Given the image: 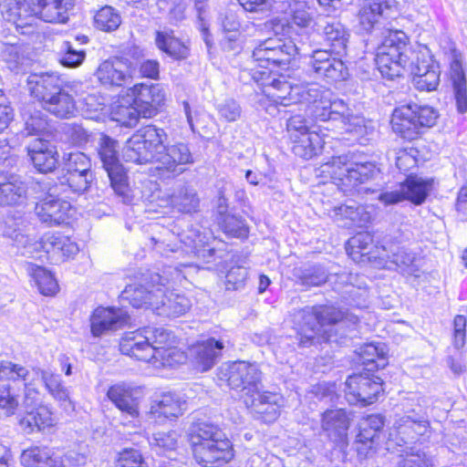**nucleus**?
I'll use <instances>...</instances> for the list:
<instances>
[{"label":"nucleus","mask_w":467,"mask_h":467,"mask_svg":"<svg viewBox=\"0 0 467 467\" xmlns=\"http://www.w3.org/2000/svg\"><path fill=\"white\" fill-rule=\"evenodd\" d=\"M282 91H286L282 106L302 103L307 106L306 111L317 122L327 123L326 130L337 129L342 133L352 134L360 141L368 133V126L364 117L355 115L348 105L340 99H331L329 90L317 84H283Z\"/></svg>","instance_id":"obj_1"},{"label":"nucleus","mask_w":467,"mask_h":467,"mask_svg":"<svg viewBox=\"0 0 467 467\" xmlns=\"http://www.w3.org/2000/svg\"><path fill=\"white\" fill-rule=\"evenodd\" d=\"M413 83L417 89L420 91H432L436 89L440 83L439 67H433L431 72L425 75L413 77Z\"/></svg>","instance_id":"obj_60"},{"label":"nucleus","mask_w":467,"mask_h":467,"mask_svg":"<svg viewBox=\"0 0 467 467\" xmlns=\"http://www.w3.org/2000/svg\"><path fill=\"white\" fill-rule=\"evenodd\" d=\"M301 284L306 286H319L328 282V273L320 265L305 266L297 270Z\"/></svg>","instance_id":"obj_52"},{"label":"nucleus","mask_w":467,"mask_h":467,"mask_svg":"<svg viewBox=\"0 0 467 467\" xmlns=\"http://www.w3.org/2000/svg\"><path fill=\"white\" fill-rule=\"evenodd\" d=\"M334 219L343 227H364L369 223L371 214L364 205L350 201L348 203L335 207Z\"/></svg>","instance_id":"obj_36"},{"label":"nucleus","mask_w":467,"mask_h":467,"mask_svg":"<svg viewBox=\"0 0 467 467\" xmlns=\"http://www.w3.org/2000/svg\"><path fill=\"white\" fill-rule=\"evenodd\" d=\"M139 389L126 382H119L109 388L107 397L124 414L132 419L140 415Z\"/></svg>","instance_id":"obj_28"},{"label":"nucleus","mask_w":467,"mask_h":467,"mask_svg":"<svg viewBox=\"0 0 467 467\" xmlns=\"http://www.w3.org/2000/svg\"><path fill=\"white\" fill-rule=\"evenodd\" d=\"M218 224L229 237L243 239L248 236L249 230L244 220L234 214L219 219Z\"/></svg>","instance_id":"obj_53"},{"label":"nucleus","mask_w":467,"mask_h":467,"mask_svg":"<svg viewBox=\"0 0 467 467\" xmlns=\"http://www.w3.org/2000/svg\"><path fill=\"white\" fill-rule=\"evenodd\" d=\"M71 170H76L79 172H84V171H92L90 158L81 151L69 152L67 157L64 158L63 171Z\"/></svg>","instance_id":"obj_55"},{"label":"nucleus","mask_w":467,"mask_h":467,"mask_svg":"<svg viewBox=\"0 0 467 467\" xmlns=\"http://www.w3.org/2000/svg\"><path fill=\"white\" fill-rule=\"evenodd\" d=\"M25 248L30 258L49 264L73 259L79 252L73 236L54 230L45 232L34 242L26 243Z\"/></svg>","instance_id":"obj_8"},{"label":"nucleus","mask_w":467,"mask_h":467,"mask_svg":"<svg viewBox=\"0 0 467 467\" xmlns=\"http://www.w3.org/2000/svg\"><path fill=\"white\" fill-rule=\"evenodd\" d=\"M398 467H432V461L422 451L407 453L398 463Z\"/></svg>","instance_id":"obj_61"},{"label":"nucleus","mask_w":467,"mask_h":467,"mask_svg":"<svg viewBox=\"0 0 467 467\" xmlns=\"http://www.w3.org/2000/svg\"><path fill=\"white\" fill-rule=\"evenodd\" d=\"M234 458L233 444L217 426L206 424V467H222Z\"/></svg>","instance_id":"obj_21"},{"label":"nucleus","mask_w":467,"mask_h":467,"mask_svg":"<svg viewBox=\"0 0 467 467\" xmlns=\"http://www.w3.org/2000/svg\"><path fill=\"white\" fill-rule=\"evenodd\" d=\"M158 50L174 61H182L191 55L190 41L173 29L164 27L154 32Z\"/></svg>","instance_id":"obj_25"},{"label":"nucleus","mask_w":467,"mask_h":467,"mask_svg":"<svg viewBox=\"0 0 467 467\" xmlns=\"http://www.w3.org/2000/svg\"><path fill=\"white\" fill-rule=\"evenodd\" d=\"M321 168L322 172L328 173L334 183L345 193L368 182L379 171L373 161L361 160L354 152L333 156Z\"/></svg>","instance_id":"obj_7"},{"label":"nucleus","mask_w":467,"mask_h":467,"mask_svg":"<svg viewBox=\"0 0 467 467\" xmlns=\"http://www.w3.org/2000/svg\"><path fill=\"white\" fill-rule=\"evenodd\" d=\"M415 400V406L395 420L389 432V441L399 446L427 436L431 432L430 419L437 421L445 420L452 407L447 398L416 397Z\"/></svg>","instance_id":"obj_3"},{"label":"nucleus","mask_w":467,"mask_h":467,"mask_svg":"<svg viewBox=\"0 0 467 467\" xmlns=\"http://www.w3.org/2000/svg\"><path fill=\"white\" fill-rule=\"evenodd\" d=\"M116 467H148V464L138 450L124 449L119 453Z\"/></svg>","instance_id":"obj_58"},{"label":"nucleus","mask_w":467,"mask_h":467,"mask_svg":"<svg viewBox=\"0 0 467 467\" xmlns=\"http://www.w3.org/2000/svg\"><path fill=\"white\" fill-rule=\"evenodd\" d=\"M79 95L78 86L75 83L67 82L42 109L57 118L69 119L78 109L75 98Z\"/></svg>","instance_id":"obj_29"},{"label":"nucleus","mask_w":467,"mask_h":467,"mask_svg":"<svg viewBox=\"0 0 467 467\" xmlns=\"http://www.w3.org/2000/svg\"><path fill=\"white\" fill-rule=\"evenodd\" d=\"M353 275L347 272H342L335 275H328V282L334 285V289L340 291L344 287L348 289L346 291L347 294L352 298L353 302L358 307H363L366 306V298L368 292L365 288H356L352 285Z\"/></svg>","instance_id":"obj_44"},{"label":"nucleus","mask_w":467,"mask_h":467,"mask_svg":"<svg viewBox=\"0 0 467 467\" xmlns=\"http://www.w3.org/2000/svg\"><path fill=\"white\" fill-rule=\"evenodd\" d=\"M165 139V132L154 125L140 127L126 142L128 161L138 164L162 161L172 166L190 161V154L182 153L179 147L167 148Z\"/></svg>","instance_id":"obj_5"},{"label":"nucleus","mask_w":467,"mask_h":467,"mask_svg":"<svg viewBox=\"0 0 467 467\" xmlns=\"http://www.w3.org/2000/svg\"><path fill=\"white\" fill-rule=\"evenodd\" d=\"M392 0H362L358 14V26L365 32H370L379 23L385 9L391 6Z\"/></svg>","instance_id":"obj_38"},{"label":"nucleus","mask_w":467,"mask_h":467,"mask_svg":"<svg viewBox=\"0 0 467 467\" xmlns=\"http://www.w3.org/2000/svg\"><path fill=\"white\" fill-rule=\"evenodd\" d=\"M34 214L40 223L47 227L68 225L74 220L76 208L69 201L47 192L37 198Z\"/></svg>","instance_id":"obj_15"},{"label":"nucleus","mask_w":467,"mask_h":467,"mask_svg":"<svg viewBox=\"0 0 467 467\" xmlns=\"http://www.w3.org/2000/svg\"><path fill=\"white\" fill-rule=\"evenodd\" d=\"M433 187V179L422 178L410 173L400 183V189L381 192L379 200L385 205L397 204L408 200L415 205L422 204Z\"/></svg>","instance_id":"obj_18"},{"label":"nucleus","mask_w":467,"mask_h":467,"mask_svg":"<svg viewBox=\"0 0 467 467\" xmlns=\"http://www.w3.org/2000/svg\"><path fill=\"white\" fill-rule=\"evenodd\" d=\"M315 28L317 35L327 49L336 53L346 51L348 40V29L337 18L331 16H319L315 21Z\"/></svg>","instance_id":"obj_23"},{"label":"nucleus","mask_w":467,"mask_h":467,"mask_svg":"<svg viewBox=\"0 0 467 467\" xmlns=\"http://www.w3.org/2000/svg\"><path fill=\"white\" fill-rule=\"evenodd\" d=\"M110 120L116 122L121 128L133 129L141 119H144L130 97L127 92L118 95L111 102L109 109Z\"/></svg>","instance_id":"obj_31"},{"label":"nucleus","mask_w":467,"mask_h":467,"mask_svg":"<svg viewBox=\"0 0 467 467\" xmlns=\"http://www.w3.org/2000/svg\"><path fill=\"white\" fill-rule=\"evenodd\" d=\"M21 462L25 467H65L61 457L47 447L39 446L25 450L21 454Z\"/></svg>","instance_id":"obj_39"},{"label":"nucleus","mask_w":467,"mask_h":467,"mask_svg":"<svg viewBox=\"0 0 467 467\" xmlns=\"http://www.w3.org/2000/svg\"><path fill=\"white\" fill-rule=\"evenodd\" d=\"M187 409L185 399L176 392H163L156 397L150 408V415L155 420L177 419L182 416Z\"/></svg>","instance_id":"obj_33"},{"label":"nucleus","mask_w":467,"mask_h":467,"mask_svg":"<svg viewBox=\"0 0 467 467\" xmlns=\"http://www.w3.org/2000/svg\"><path fill=\"white\" fill-rule=\"evenodd\" d=\"M292 142V150L295 155L305 160L312 159L319 154L326 144L324 135H320L317 130L303 134V136L294 139Z\"/></svg>","instance_id":"obj_40"},{"label":"nucleus","mask_w":467,"mask_h":467,"mask_svg":"<svg viewBox=\"0 0 467 467\" xmlns=\"http://www.w3.org/2000/svg\"><path fill=\"white\" fill-rule=\"evenodd\" d=\"M242 15L240 9L237 11L228 9L219 16V25L224 34V36L221 39V46L225 51L239 53L242 49L240 29L247 31L250 27H254V23H248L242 26L240 22Z\"/></svg>","instance_id":"obj_26"},{"label":"nucleus","mask_w":467,"mask_h":467,"mask_svg":"<svg viewBox=\"0 0 467 467\" xmlns=\"http://www.w3.org/2000/svg\"><path fill=\"white\" fill-rule=\"evenodd\" d=\"M41 378L48 393L65 408H73L69 390L64 386L59 375L36 367L28 368L10 360H0V409L7 416L15 413L18 401L10 393V381L36 380Z\"/></svg>","instance_id":"obj_2"},{"label":"nucleus","mask_w":467,"mask_h":467,"mask_svg":"<svg viewBox=\"0 0 467 467\" xmlns=\"http://www.w3.org/2000/svg\"><path fill=\"white\" fill-rule=\"evenodd\" d=\"M389 348L383 342L362 345L357 350L360 362L368 371L384 368L388 365Z\"/></svg>","instance_id":"obj_37"},{"label":"nucleus","mask_w":467,"mask_h":467,"mask_svg":"<svg viewBox=\"0 0 467 467\" xmlns=\"http://www.w3.org/2000/svg\"><path fill=\"white\" fill-rule=\"evenodd\" d=\"M76 0H21L11 4L6 10V20L21 34H32L37 21L49 24H65L68 12Z\"/></svg>","instance_id":"obj_6"},{"label":"nucleus","mask_w":467,"mask_h":467,"mask_svg":"<svg viewBox=\"0 0 467 467\" xmlns=\"http://www.w3.org/2000/svg\"><path fill=\"white\" fill-rule=\"evenodd\" d=\"M373 248V236L368 232H360L348 241L347 252L357 260L369 255Z\"/></svg>","instance_id":"obj_48"},{"label":"nucleus","mask_w":467,"mask_h":467,"mask_svg":"<svg viewBox=\"0 0 467 467\" xmlns=\"http://www.w3.org/2000/svg\"><path fill=\"white\" fill-rule=\"evenodd\" d=\"M27 199L26 184L18 176L0 172V207L20 212Z\"/></svg>","instance_id":"obj_24"},{"label":"nucleus","mask_w":467,"mask_h":467,"mask_svg":"<svg viewBox=\"0 0 467 467\" xmlns=\"http://www.w3.org/2000/svg\"><path fill=\"white\" fill-rule=\"evenodd\" d=\"M383 380L369 371L353 374L346 380V397L349 403L367 406L378 400L383 391Z\"/></svg>","instance_id":"obj_19"},{"label":"nucleus","mask_w":467,"mask_h":467,"mask_svg":"<svg viewBox=\"0 0 467 467\" xmlns=\"http://www.w3.org/2000/svg\"><path fill=\"white\" fill-rule=\"evenodd\" d=\"M248 276V270L244 266L232 267L225 275L226 290H239L244 288Z\"/></svg>","instance_id":"obj_56"},{"label":"nucleus","mask_w":467,"mask_h":467,"mask_svg":"<svg viewBox=\"0 0 467 467\" xmlns=\"http://www.w3.org/2000/svg\"><path fill=\"white\" fill-rule=\"evenodd\" d=\"M252 69V79L262 88L264 98L259 100V105L268 114L274 116L278 111L277 105H282L285 99L286 91H282L283 84H289L284 75H276L272 70Z\"/></svg>","instance_id":"obj_17"},{"label":"nucleus","mask_w":467,"mask_h":467,"mask_svg":"<svg viewBox=\"0 0 467 467\" xmlns=\"http://www.w3.org/2000/svg\"><path fill=\"white\" fill-rule=\"evenodd\" d=\"M350 418L343 409L327 410L321 415V428L336 444H344L348 437Z\"/></svg>","instance_id":"obj_32"},{"label":"nucleus","mask_w":467,"mask_h":467,"mask_svg":"<svg viewBox=\"0 0 467 467\" xmlns=\"http://www.w3.org/2000/svg\"><path fill=\"white\" fill-rule=\"evenodd\" d=\"M291 9L290 24L299 28L315 26L312 15L308 12V0H288Z\"/></svg>","instance_id":"obj_51"},{"label":"nucleus","mask_w":467,"mask_h":467,"mask_svg":"<svg viewBox=\"0 0 467 467\" xmlns=\"http://www.w3.org/2000/svg\"><path fill=\"white\" fill-rule=\"evenodd\" d=\"M144 119L156 117L165 107L167 95L158 83L139 82L126 89Z\"/></svg>","instance_id":"obj_16"},{"label":"nucleus","mask_w":467,"mask_h":467,"mask_svg":"<svg viewBox=\"0 0 467 467\" xmlns=\"http://www.w3.org/2000/svg\"><path fill=\"white\" fill-rule=\"evenodd\" d=\"M156 354L152 360L143 361L151 364L156 368H160L161 367H173L182 364L187 360L185 352L172 345L162 349L161 353Z\"/></svg>","instance_id":"obj_50"},{"label":"nucleus","mask_w":467,"mask_h":467,"mask_svg":"<svg viewBox=\"0 0 467 467\" xmlns=\"http://www.w3.org/2000/svg\"><path fill=\"white\" fill-rule=\"evenodd\" d=\"M220 184L221 185H218V198L215 205L217 223L219 222V219L232 215V213H228L229 205L227 196L230 192H232L233 186L230 182H222Z\"/></svg>","instance_id":"obj_59"},{"label":"nucleus","mask_w":467,"mask_h":467,"mask_svg":"<svg viewBox=\"0 0 467 467\" xmlns=\"http://www.w3.org/2000/svg\"><path fill=\"white\" fill-rule=\"evenodd\" d=\"M204 421L198 419L193 421L188 430V440L196 462L202 464L204 462Z\"/></svg>","instance_id":"obj_49"},{"label":"nucleus","mask_w":467,"mask_h":467,"mask_svg":"<svg viewBox=\"0 0 467 467\" xmlns=\"http://www.w3.org/2000/svg\"><path fill=\"white\" fill-rule=\"evenodd\" d=\"M130 63L119 57L102 61L96 70L99 84L105 88H121L131 82L133 76Z\"/></svg>","instance_id":"obj_22"},{"label":"nucleus","mask_w":467,"mask_h":467,"mask_svg":"<svg viewBox=\"0 0 467 467\" xmlns=\"http://www.w3.org/2000/svg\"><path fill=\"white\" fill-rule=\"evenodd\" d=\"M66 83L58 74L52 72L33 74L27 81L30 96L42 108Z\"/></svg>","instance_id":"obj_27"},{"label":"nucleus","mask_w":467,"mask_h":467,"mask_svg":"<svg viewBox=\"0 0 467 467\" xmlns=\"http://www.w3.org/2000/svg\"><path fill=\"white\" fill-rule=\"evenodd\" d=\"M127 316L120 313V309L114 306H98L92 313L90 321H126Z\"/></svg>","instance_id":"obj_63"},{"label":"nucleus","mask_w":467,"mask_h":467,"mask_svg":"<svg viewBox=\"0 0 467 467\" xmlns=\"http://www.w3.org/2000/svg\"><path fill=\"white\" fill-rule=\"evenodd\" d=\"M438 117V111L431 106L408 103L393 110L390 123L395 133L413 140L419 137L421 128L434 126Z\"/></svg>","instance_id":"obj_10"},{"label":"nucleus","mask_w":467,"mask_h":467,"mask_svg":"<svg viewBox=\"0 0 467 467\" xmlns=\"http://www.w3.org/2000/svg\"><path fill=\"white\" fill-rule=\"evenodd\" d=\"M30 163L40 173L54 171L59 160L57 146L43 136L34 138L26 147Z\"/></svg>","instance_id":"obj_20"},{"label":"nucleus","mask_w":467,"mask_h":467,"mask_svg":"<svg viewBox=\"0 0 467 467\" xmlns=\"http://www.w3.org/2000/svg\"><path fill=\"white\" fill-rule=\"evenodd\" d=\"M408 44V37L402 31L390 32L382 44L377 48L376 65L381 76L387 79H393L402 74V70L409 68L413 77L425 75L433 67L439 66L431 59L416 57Z\"/></svg>","instance_id":"obj_4"},{"label":"nucleus","mask_w":467,"mask_h":467,"mask_svg":"<svg viewBox=\"0 0 467 467\" xmlns=\"http://www.w3.org/2000/svg\"><path fill=\"white\" fill-rule=\"evenodd\" d=\"M94 179L92 171L79 172L76 170L63 171V173L58 177L60 184L67 186L76 193H83L88 191Z\"/></svg>","instance_id":"obj_46"},{"label":"nucleus","mask_w":467,"mask_h":467,"mask_svg":"<svg viewBox=\"0 0 467 467\" xmlns=\"http://www.w3.org/2000/svg\"><path fill=\"white\" fill-rule=\"evenodd\" d=\"M417 150L413 148L400 150L396 156V166L400 172L406 173L417 167Z\"/></svg>","instance_id":"obj_62"},{"label":"nucleus","mask_w":467,"mask_h":467,"mask_svg":"<svg viewBox=\"0 0 467 467\" xmlns=\"http://www.w3.org/2000/svg\"><path fill=\"white\" fill-rule=\"evenodd\" d=\"M384 426V418L379 414H372L364 418L360 423L358 438L361 441H373L377 433Z\"/></svg>","instance_id":"obj_54"},{"label":"nucleus","mask_w":467,"mask_h":467,"mask_svg":"<svg viewBox=\"0 0 467 467\" xmlns=\"http://www.w3.org/2000/svg\"><path fill=\"white\" fill-rule=\"evenodd\" d=\"M281 402L282 397L279 394L261 390L254 396L244 399L246 407L266 423H272L278 419Z\"/></svg>","instance_id":"obj_30"},{"label":"nucleus","mask_w":467,"mask_h":467,"mask_svg":"<svg viewBox=\"0 0 467 467\" xmlns=\"http://www.w3.org/2000/svg\"><path fill=\"white\" fill-rule=\"evenodd\" d=\"M336 53L327 48H309L303 47L302 56L306 61V69L316 78L323 79L329 84L348 79L349 76L346 63Z\"/></svg>","instance_id":"obj_11"},{"label":"nucleus","mask_w":467,"mask_h":467,"mask_svg":"<svg viewBox=\"0 0 467 467\" xmlns=\"http://www.w3.org/2000/svg\"><path fill=\"white\" fill-rule=\"evenodd\" d=\"M381 247L386 256L403 275H415L418 272L415 254L405 246H400L396 237L386 235L381 241Z\"/></svg>","instance_id":"obj_34"},{"label":"nucleus","mask_w":467,"mask_h":467,"mask_svg":"<svg viewBox=\"0 0 467 467\" xmlns=\"http://www.w3.org/2000/svg\"><path fill=\"white\" fill-rule=\"evenodd\" d=\"M94 26L103 32H112L121 24L119 14L109 5L99 8L94 16Z\"/></svg>","instance_id":"obj_47"},{"label":"nucleus","mask_w":467,"mask_h":467,"mask_svg":"<svg viewBox=\"0 0 467 467\" xmlns=\"http://www.w3.org/2000/svg\"><path fill=\"white\" fill-rule=\"evenodd\" d=\"M304 45L296 46L291 40L267 38L261 41L253 50L252 57L261 67H285L296 55L302 56Z\"/></svg>","instance_id":"obj_14"},{"label":"nucleus","mask_w":467,"mask_h":467,"mask_svg":"<svg viewBox=\"0 0 467 467\" xmlns=\"http://www.w3.org/2000/svg\"><path fill=\"white\" fill-rule=\"evenodd\" d=\"M286 130L291 140L312 132L306 119L301 115L290 117L286 121Z\"/></svg>","instance_id":"obj_64"},{"label":"nucleus","mask_w":467,"mask_h":467,"mask_svg":"<svg viewBox=\"0 0 467 467\" xmlns=\"http://www.w3.org/2000/svg\"><path fill=\"white\" fill-rule=\"evenodd\" d=\"M261 370L255 363L235 361L223 364L218 369V378L227 382L234 389L241 390L243 399L254 396L261 386Z\"/></svg>","instance_id":"obj_12"},{"label":"nucleus","mask_w":467,"mask_h":467,"mask_svg":"<svg viewBox=\"0 0 467 467\" xmlns=\"http://www.w3.org/2000/svg\"><path fill=\"white\" fill-rule=\"evenodd\" d=\"M99 156L116 194L128 198L130 192L128 171L120 162L117 140L105 135L100 139Z\"/></svg>","instance_id":"obj_13"},{"label":"nucleus","mask_w":467,"mask_h":467,"mask_svg":"<svg viewBox=\"0 0 467 467\" xmlns=\"http://www.w3.org/2000/svg\"><path fill=\"white\" fill-rule=\"evenodd\" d=\"M336 323H297L296 327L299 334V344L308 347L322 341H329L331 336L328 334Z\"/></svg>","instance_id":"obj_41"},{"label":"nucleus","mask_w":467,"mask_h":467,"mask_svg":"<svg viewBox=\"0 0 467 467\" xmlns=\"http://www.w3.org/2000/svg\"><path fill=\"white\" fill-rule=\"evenodd\" d=\"M28 273L34 280L38 291L45 296H54L59 291L58 283L52 272L44 266L28 263Z\"/></svg>","instance_id":"obj_43"},{"label":"nucleus","mask_w":467,"mask_h":467,"mask_svg":"<svg viewBox=\"0 0 467 467\" xmlns=\"http://www.w3.org/2000/svg\"><path fill=\"white\" fill-rule=\"evenodd\" d=\"M144 332L146 335L139 330L125 333L119 343L121 353L140 361L152 360L156 353L175 342L174 336L163 327Z\"/></svg>","instance_id":"obj_9"},{"label":"nucleus","mask_w":467,"mask_h":467,"mask_svg":"<svg viewBox=\"0 0 467 467\" xmlns=\"http://www.w3.org/2000/svg\"><path fill=\"white\" fill-rule=\"evenodd\" d=\"M298 317L303 321H350L330 305L306 306L298 311Z\"/></svg>","instance_id":"obj_45"},{"label":"nucleus","mask_w":467,"mask_h":467,"mask_svg":"<svg viewBox=\"0 0 467 467\" xmlns=\"http://www.w3.org/2000/svg\"><path fill=\"white\" fill-rule=\"evenodd\" d=\"M449 59L450 76L453 86L457 110L463 114L467 112V88L462 67V55L460 51L451 49Z\"/></svg>","instance_id":"obj_35"},{"label":"nucleus","mask_w":467,"mask_h":467,"mask_svg":"<svg viewBox=\"0 0 467 467\" xmlns=\"http://www.w3.org/2000/svg\"><path fill=\"white\" fill-rule=\"evenodd\" d=\"M55 423L53 413L47 406H38L31 411H27L26 415L19 421L21 429L26 433L44 431L54 426Z\"/></svg>","instance_id":"obj_42"},{"label":"nucleus","mask_w":467,"mask_h":467,"mask_svg":"<svg viewBox=\"0 0 467 467\" xmlns=\"http://www.w3.org/2000/svg\"><path fill=\"white\" fill-rule=\"evenodd\" d=\"M216 108L220 117L227 122L236 121L242 115L241 106L233 99H224L218 103Z\"/></svg>","instance_id":"obj_57"}]
</instances>
